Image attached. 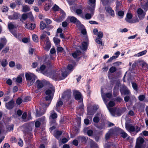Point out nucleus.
Returning <instances> with one entry per match:
<instances>
[{
    "mask_svg": "<svg viewBox=\"0 0 148 148\" xmlns=\"http://www.w3.org/2000/svg\"><path fill=\"white\" fill-rule=\"evenodd\" d=\"M61 72L60 71H53L49 72H45L43 73L53 79L56 81L64 79L70 73L65 69H63Z\"/></svg>",
    "mask_w": 148,
    "mask_h": 148,
    "instance_id": "1",
    "label": "nucleus"
},
{
    "mask_svg": "<svg viewBox=\"0 0 148 148\" xmlns=\"http://www.w3.org/2000/svg\"><path fill=\"white\" fill-rule=\"evenodd\" d=\"M55 91V88L52 85H51L49 89H47L46 90L45 93L47 96L46 97L45 99L46 101H48L49 103L47 105L46 104H45V107H47L51 103Z\"/></svg>",
    "mask_w": 148,
    "mask_h": 148,
    "instance_id": "2",
    "label": "nucleus"
},
{
    "mask_svg": "<svg viewBox=\"0 0 148 148\" xmlns=\"http://www.w3.org/2000/svg\"><path fill=\"white\" fill-rule=\"evenodd\" d=\"M25 77L27 82L28 85L29 86L33 84L36 79V77L34 75L31 73H26Z\"/></svg>",
    "mask_w": 148,
    "mask_h": 148,
    "instance_id": "3",
    "label": "nucleus"
},
{
    "mask_svg": "<svg viewBox=\"0 0 148 148\" xmlns=\"http://www.w3.org/2000/svg\"><path fill=\"white\" fill-rule=\"evenodd\" d=\"M125 128L128 132L130 133L135 131L137 133L140 130V128L138 126L135 127L132 124H126Z\"/></svg>",
    "mask_w": 148,
    "mask_h": 148,
    "instance_id": "4",
    "label": "nucleus"
},
{
    "mask_svg": "<svg viewBox=\"0 0 148 148\" xmlns=\"http://www.w3.org/2000/svg\"><path fill=\"white\" fill-rule=\"evenodd\" d=\"M101 95L104 103L106 104L111 99L112 94L110 92H108L105 94L101 92Z\"/></svg>",
    "mask_w": 148,
    "mask_h": 148,
    "instance_id": "5",
    "label": "nucleus"
},
{
    "mask_svg": "<svg viewBox=\"0 0 148 148\" xmlns=\"http://www.w3.org/2000/svg\"><path fill=\"white\" fill-rule=\"evenodd\" d=\"M71 92L70 90H69L64 92L62 98L64 100L68 101L71 98Z\"/></svg>",
    "mask_w": 148,
    "mask_h": 148,
    "instance_id": "6",
    "label": "nucleus"
},
{
    "mask_svg": "<svg viewBox=\"0 0 148 148\" xmlns=\"http://www.w3.org/2000/svg\"><path fill=\"white\" fill-rule=\"evenodd\" d=\"M73 95L74 96L75 99L79 101H82L81 98V93L76 90L73 91Z\"/></svg>",
    "mask_w": 148,
    "mask_h": 148,
    "instance_id": "7",
    "label": "nucleus"
},
{
    "mask_svg": "<svg viewBox=\"0 0 148 148\" xmlns=\"http://www.w3.org/2000/svg\"><path fill=\"white\" fill-rule=\"evenodd\" d=\"M89 4L91 6H88L87 8L88 10L92 12L94 11L95 5L96 0H89Z\"/></svg>",
    "mask_w": 148,
    "mask_h": 148,
    "instance_id": "8",
    "label": "nucleus"
},
{
    "mask_svg": "<svg viewBox=\"0 0 148 148\" xmlns=\"http://www.w3.org/2000/svg\"><path fill=\"white\" fill-rule=\"evenodd\" d=\"M137 12L140 20H141L144 18L145 15V13L144 12L142 9L140 8L138 9L137 11Z\"/></svg>",
    "mask_w": 148,
    "mask_h": 148,
    "instance_id": "9",
    "label": "nucleus"
},
{
    "mask_svg": "<svg viewBox=\"0 0 148 148\" xmlns=\"http://www.w3.org/2000/svg\"><path fill=\"white\" fill-rule=\"evenodd\" d=\"M109 112L111 115L114 116H119L121 115L120 112L119 110L115 108L110 110Z\"/></svg>",
    "mask_w": 148,
    "mask_h": 148,
    "instance_id": "10",
    "label": "nucleus"
},
{
    "mask_svg": "<svg viewBox=\"0 0 148 148\" xmlns=\"http://www.w3.org/2000/svg\"><path fill=\"white\" fill-rule=\"evenodd\" d=\"M105 9L107 13H108L112 16H114V11L109 6L106 7H105Z\"/></svg>",
    "mask_w": 148,
    "mask_h": 148,
    "instance_id": "11",
    "label": "nucleus"
},
{
    "mask_svg": "<svg viewBox=\"0 0 148 148\" xmlns=\"http://www.w3.org/2000/svg\"><path fill=\"white\" fill-rule=\"evenodd\" d=\"M69 19L71 22L76 23L79 25H81L80 22L75 17L71 16L69 17Z\"/></svg>",
    "mask_w": 148,
    "mask_h": 148,
    "instance_id": "12",
    "label": "nucleus"
},
{
    "mask_svg": "<svg viewBox=\"0 0 148 148\" xmlns=\"http://www.w3.org/2000/svg\"><path fill=\"white\" fill-rule=\"evenodd\" d=\"M46 41L47 42H45V43H46V44L44 48L46 51H48L49 49L51 47V44L49 40V37H47L46 38Z\"/></svg>",
    "mask_w": 148,
    "mask_h": 148,
    "instance_id": "13",
    "label": "nucleus"
},
{
    "mask_svg": "<svg viewBox=\"0 0 148 148\" xmlns=\"http://www.w3.org/2000/svg\"><path fill=\"white\" fill-rule=\"evenodd\" d=\"M62 101H58L56 104V106L54 108V109L58 112H59L60 108L63 105Z\"/></svg>",
    "mask_w": 148,
    "mask_h": 148,
    "instance_id": "14",
    "label": "nucleus"
},
{
    "mask_svg": "<svg viewBox=\"0 0 148 148\" xmlns=\"http://www.w3.org/2000/svg\"><path fill=\"white\" fill-rule=\"evenodd\" d=\"M132 14L131 13H128L127 14L125 18V20L127 22L130 23L132 20Z\"/></svg>",
    "mask_w": 148,
    "mask_h": 148,
    "instance_id": "15",
    "label": "nucleus"
},
{
    "mask_svg": "<svg viewBox=\"0 0 148 148\" xmlns=\"http://www.w3.org/2000/svg\"><path fill=\"white\" fill-rule=\"evenodd\" d=\"M14 101L13 100H11L8 103H6L5 104L7 108L9 109H12L14 106Z\"/></svg>",
    "mask_w": 148,
    "mask_h": 148,
    "instance_id": "16",
    "label": "nucleus"
},
{
    "mask_svg": "<svg viewBox=\"0 0 148 148\" xmlns=\"http://www.w3.org/2000/svg\"><path fill=\"white\" fill-rule=\"evenodd\" d=\"M105 104L106 105L107 108L109 111H110V110H111L112 109L114 108H111L114 106L115 103L114 101H110L109 102L108 104H107V103Z\"/></svg>",
    "mask_w": 148,
    "mask_h": 148,
    "instance_id": "17",
    "label": "nucleus"
},
{
    "mask_svg": "<svg viewBox=\"0 0 148 148\" xmlns=\"http://www.w3.org/2000/svg\"><path fill=\"white\" fill-rule=\"evenodd\" d=\"M77 139H78L79 142L82 143H85L87 141L88 138L84 136H79L78 137Z\"/></svg>",
    "mask_w": 148,
    "mask_h": 148,
    "instance_id": "18",
    "label": "nucleus"
},
{
    "mask_svg": "<svg viewBox=\"0 0 148 148\" xmlns=\"http://www.w3.org/2000/svg\"><path fill=\"white\" fill-rule=\"evenodd\" d=\"M26 28L30 30H33L36 27L35 25L34 24H26L25 25Z\"/></svg>",
    "mask_w": 148,
    "mask_h": 148,
    "instance_id": "19",
    "label": "nucleus"
},
{
    "mask_svg": "<svg viewBox=\"0 0 148 148\" xmlns=\"http://www.w3.org/2000/svg\"><path fill=\"white\" fill-rule=\"evenodd\" d=\"M37 87V88L40 89L42 88L44 86V83L42 81L37 80L36 81Z\"/></svg>",
    "mask_w": 148,
    "mask_h": 148,
    "instance_id": "20",
    "label": "nucleus"
},
{
    "mask_svg": "<svg viewBox=\"0 0 148 148\" xmlns=\"http://www.w3.org/2000/svg\"><path fill=\"white\" fill-rule=\"evenodd\" d=\"M144 141L143 139L142 138H139L137 139L136 145L142 146V145Z\"/></svg>",
    "mask_w": 148,
    "mask_h": 148,
    "instance_id": "21",
    "label": "nucleus"
},
{
    "mask_svg": "<svg viewBox=\"0 0 148 148\" xmlns=\"http://www.w3.org/2000/svg\"><path fill=\"white\" fill-rule=\"evenodd\" d=\"M62 132L61 131H56L54 133V136L57 139H59Z\"/></svg>",
    "mask_w": 148,
    "mask_h": 148,
    "instance_id": "22",
    "label": "nucleus"
},
{
    "mask_svg": "<svg viewBox=\"0 0 148 148\" xmlns=\"http://www.w3.org/2000/svg\"><path fill=\"white\" fill-rule=\"evenodd\" d=\"M99 113L97 114L95 116L93 119V122L95 123H98L100 120L99 117L100 115Z\"/></svg>",
    "mask_w": 148,
    "mask_h": 148,
    "instance_id": "23",
    "label": "nucleus"
},
{
    "mask_svg": "<svg viewBox=\"0 0 148 148\" xmlns=\"http://www.w3.org/2000/svg\"><path fill=\"white\" fill-rule=\"evenodd\" d=\"M91 13L90 14H89L88 13H87L84 16V18L86 19H90L92 16H93L94 13V11H92V12L90 11Z\"/></svg>",
    "mask_w": 148,
    "mask_h": 148,
    "instance_id": "24",
    "label": "nucleus"
},
{
    "mask_svg": "<svg viewBox=\"0 0 148 148\" xmlns=\"http://www.w3.org/2000/svg\"><path fill=\"white\" fill-rule=\"evenodd\" d=\"M82 46L81 49L83 50H85L87 49L88 45V42H84L82 43Z\"/></svg>",
    "mask_w": 148,
    "mask_h": 148,
    "instance_id": "25",
    "label": "nucleus"
},
{
    "mask_svg": "<svg viewBox=\"0 0 148 148\" xmlns=\"http://www.w3.org/2000/svg\"><path fill=\"white\" fill-rule=\"evenodd\" d=\"M95 112V111L93 110H91L89 108H87V115L88 116L89 115L93 116Z\"/></svg>",
    "mask_w": 148,
    "mask_h": 148,
    "instance_id": "26",
    "label": "nucleus"
},
{
    "mask_svg": "<svg viewBox=\"0 0 148 148\" xmlns=\"http://www.w3.org/2000/svg\"><path fill=\"white\" fill-rule=\"evenodd\" d=\"M147 52V51L146 50H145L137 54H135L134 55V56L135 57H140L145 54Z\"/></svg>",
    "mask_w": 148,
    "mask_h": 148,
    "instance_id": "27",
    "label": "nucleus"
},
{
    "mask_svg": "<svg viewBox=\"0 0 148 148\" xmlns=\"http://www.w3.org/2000/svg\"><path fill=\"white\" fill-rule=\"evenodd\" d=\"M81 52L78 50H77L72 54V56L75 58H76L78 56L81 55Z\"/></svg>",
    "mask_w": 148,
    "mask_h": 148,
    "instance_id": "28",
    "label": "nucleus"
},
{
    "mask_svg": "<svg viewBox=\"0 0 148 148\" xmlns=\"http://www.w3.org/2000/svg\"><path fill=\"white\" fill-rule=\"evenodd\" d=\"M113 130H110L106 134L105 136V138L106 139H108L113 134Z\"/></svg>",
    "mask_w": 148,
    "mask_h": 148,
    "instance_id": "29",
    "label": "nucleus"
},
{
    "mask_svg": "<svg viewBox=\"0 0 148 148\" xmlns=\"http://www.w3.org/2000/svg\"><path fill=\"white\" fill-rule=\"evenodd\" d=\"M79 106L77 107V109L78 110L81 111H83L84 109V106L82 102V101H79Z\"/></svg>",
    "mask_w": 148,
    "mask_h": 148,
    "instance_id": "30",
    "label": "nucleus"
},
{
    "mask_svg": "<svg viewBox=\"0 0 148 148\" xmlns=\"http://www.w3.org/2000/svg\"><path fill=\"white\" fill-rule=\"evenodd\" d=\"M57 117V115L55 112H54L53 110L51 111V114L50 116V118H51L53 119L56 118Z\"/></svg>",
    "mask_w": 148,
    "mask_h": 148,
    "instance_id": "31",
    "label": "nucleus"
},
{
    "mask_svg": "<svg viewBox=\"0 0 148 148\" xmlns=\"http://www.w3.org/2000/svg\"><path fill=\"white\" fill-rule=\"evenodd\" d=\"M48 37L47 36V35L44 34H42L40 36V42H42L43 41L44 39L45 40V42H47L46 38Z\"/></svg>",
    "mask_w": 148,
    "mask_h": 148,
    "instance_id": "32",
    "label": "nucleus"
},
{
    "mask_svg": "<svg viewBox=\"0 0 148 148\" xmlns=\"http://www.w3.org/2000/svg\"><path fill=\"white\" fill-rule=\"evenodd\" d=\"M30 10L29 7L26 5L23 6L22 11L23 12H26Z\"/></svg>",
    "mask_w": 148,
    "mask_h": 148,
    "instance_id": "33",
    "label": "nucleus"
},
{
    "mask_svg": "<svg viewBox=\"0 0 148 148\" xmlns=\"http://www.w3.org/2000/svg\"><path fill=\"white\" fill-rule=\"evenodd\" d=\"M32 128L31 126H28L25 130V133H29L30 132L32 131Z\"/></svg>",
    "mask_w": 148,
    "mask_h": 148,
    "instance_id": "34",
    "label": "nucleus"
},
{
    "mask_svg": "<svg viewBox=\"0 0 148 148\" xmlns=\"http://www.w3.org/2000/svg\"><path fill=\"white\" fill-rule=\"evenodd\" d=\"M88 128H85L84 129V130L85 131H87V133L88 135L89 136H91L93 133V131L91 130H88Z\"/></svg>",
    "mask_w": 148,
    "mask_h": 148,
    "instance_id": "35",
    "label": "nucleus"
},
{
    "mask_svg": "<svg viewBox=\"0 0 148 148\" xmlns=\"http://www.w3.org/2000/svg\"><path fill=\"white\" fill-rule=\"evenodd\" d=\"M1 64L3 67H5L8 64L7 60L6 59L3 60L1 62Z\"/></svg>",
    "mask_w": 148,
    "mask_h": 148,
    "instance_id": "36",
    "label": "nucleus"
},
{
    "mask_svg": "<svg viewBox=\"0 0 148 148\" xmlns=\"http://www.w3.org/2000/svg\"><path fill=\"white\" fill-rule=\"evenodd\" d=\"M28 18V16L27 14H22L21 18L20 19V21H23V20H26Z\"/></svg>",
    "mask_w": 148,
    "mask_h": 148,
    "instance_id": "37",
    "label": "nucleus"
},
{
    "mask_svg": "<svg viewBox=\"0 0 148 148\" xmlns=\"http://www.w3.org/2000/svg\"><path fill=\"white\" fill-rule=\"evenodd\" d=\"M121 137L123 138H125L128 136V134L123 131H122L120 132Z\"/></svg>",
    "mask_w": 148,
    "mask_h": 148,
    "instance_id": "38",
    "label": "nucleus"
},
{
    "mask_svg": "<svg viewBox=\"0 0 148 148\" xmlns=\"http://www.w3.org/2000/svg\"><path fill=\"white\" fill-rule=\"evenodd\" d=\"M14 27V25L11 23H9L8 24V28L10 32H11L12 30L13 29Z\"/></svg>",
    "mask_w": 148,
    "mask_h": 148,
    "instance_id": "39",
    "label": "nucleus"
},
{
    "mask_svg": "<svg viewBox=\"0 0 148 148\" xmlns=\"http://www.w3.org/2000/svg\"><path fill=\"white\" fill-rule=\"evenodd\" d=\"M118 87L115 86L114 89L113 94L114 97L118 95Z\"/></svg>",
    "mask_w": 148,
    "mask_h": 148,
    "instance_id": "40",
    "label": "nucleus"
},
{
    "mask_svg": "<svg viewBox=\"0 0 148 148\" xmlns=\"http://www.w3.org/2000/svg\"><path fill=\"white\" fill-rule=\"evenodd\" d=\"M140 65L143 68L148 69V65L147 64L143 61L141 62L140 63Z\"/></svg>",
    "mask_w": 148,
    "mask_h": 148,
    "instance_id": "41",
    "label": "nucleus"
},
{
    "mask_svg": "<svg viewBox=\"0 0 148 148\" xmlns=\"http://www.w3.org/2000/svg\"><path fill=\"white\" fill-rule=\"evenodd\" d=\"M33 40L35 42H37L38 41V38L36 34H34L32 36Z\"/></svg>",
    "mask_w": 148,
    "mask_h": 148,
    "instance_id": "42",
    "label": "nucleus"
},
{
    "mask_svg": "<svg viewBox=\"0 0 148 148\" xmlns=\"http://www.w3.org/2000/svg\"><path fill=\"white\" fill-rule=\"evenodd\" d=\"M46 27V25L45 23L42 22H41L40 24V29L42 30Z\"/></svg>",
    "mask_w": 148,
    "mask_h": 148,
    "instance_id": "43",
    "label": "nucleus"
},
{
    "mask_svg": "<svg viewBox=\"0 0 148 148\" xmlns=\"http://www.w3.org/2000/svg\"><path fill=\"white\" fill-rule=\"evenodd\" d=\"M22 75H20L17 77L16 79V82L18 83H20L22 82Z\"/></svg>",
    "mask_w": 148,
    "mask_h": 148,
    "instance_id": "44",
    "label": "nucleus"
},
{
    "mask_svg": "<svg viewBox=\"0 0 148 148\" xmlns=\"http://www.w3.org/2000/svg\"><path fill=\"white\" fill-rule=\"evenodd\" d=\"M120 91L121 93L123 92L125 95H129L130 93V91L127 89H125L123 90H120Z\"/></svg>",
    "mask_w": 148,
    "mask_h": 148,
    "instance_id": "45",
    "label": "nucleus"
},
{
    "mask_svg": "<svg viewBox=\"0 0 148 148\" xmlns=\"http://www.w3.org/2000/svg\"><path fill=\"white\" fill-rule=\"evenodd\" d=\"M95 42L98 44L100 45H102V42L101 40V38H97L95 40Z\"/></svg>",
    "mask_w": 148,
    "mask_h": 148,
    "instance_id": "46",
    "label": "nucleus"
},
{
    "mask_svg": "<svg viewBox=\"0 0 148 148\" xmlns=\"http://www.w3.org/2000/svg\"><path fill=\"white\" fill-rule=\"evenodd\" d=\"M140 20L139 19H138L137 17H136V18L132 19L130 23H134L138 22Z\"/></svg>",
    "mask_w": 148,
    "mask_h": 148,
    "instance_id": "47",
    "label": "nucleus"
},
{
    "mask_svg": "<svg viewBox=\"0 0 148 148\" xmlns=\"http://www.w3.org/2000/svg\"><path fill=\"white\" fill-rule=\"evenodd\" d=\"M7 42V40L5 38H2L1 39L0 43H1L4 45H6Z\"/></svg>",
    "mask_w": 148,
    "mask_h": 148,
    "instance_id": "48",
    "label": "nucleus"
},
{
    "mask_svg": "<svg viewBox=\"0 0 148 148\" xmlns=\"http://www.w3.org/2000/svg\"><path fill=\"white\" fill-rule=\"evenodd\" d=\"M53 41L56 45H58L60 42V40L59 39L56 38L54 37L53 38Z\"/></svg>",
    "mask_w": 148,
    "mask_h": 148,
    "instance_id": "49",
    "label": "nucleus"
},
{
    "mask_svg": "<svg viewBox=\"0 0 148 148\" xmlns=\"http://www.w3.org/2000/svg\"><path fill=\"white\" fill-rule=\"evenodd\" d=\"M143 8L145 11L148 10V0H147V2L143 5Z\"/></svg>",
    "mask_w": 148,
    "mask_h": 148,
    "instance_id": "50",
    "label": "nucleus"
},
{
    "mask_svg": "<svg viewBox=\"0 0 148 148\" xmlns=\"http://www.w3.org/2000/svg\"><path fill=\"white\" fill-rule=\"evenodd\" d=\"M116 70V68L114 66H112L109 69V71L111 73H113Z\"/></svg>",
    "mask_w": 148,
    "mask_h": 148,
    "instance_id": "51",
    "label": "nucleus"
},
{
    "mask_svg": "<svg viewBox=\"0 0 148 148\" xmlns=\"http://www.w3.org/2000/svg\"><path fill=\"white\" fill-rule=\"evenodd\" d=\"M9 65L10 67L13 68L15 66V63L13 61H11L9 62Z\"/></svg>",
    "mask_w": 148,
    "mask_h": 148,
    "instance_id": "52",
    "label": "nucleus"
},
{
    "mask_svg": "<svg viewBox=\"0 0 148 148\" xmlns=\"http://www.w3.org/2000/svg\"><path fill=\"white\" fill-rule=\"evenodd\" d=\"M19 14L17 13H14L12 15L14 19H16L18 18Z\"/></svg>",
    "mask_w": 148,
    "mask_h": 148,
    "instance_id": "53",
    "label": "nucleus"
},
{
    "mask_svg": "<svg viewBox=\"0 0 148 148\" xmlns=\"http://www.w3.org/2000/svg\"><path fill=\"white\" fill-rule=\"evenodd\" d=\"M132 86L133 89L134 90H135L136 91L137 90V85L136 83L134 82L132 83Z\"/></svg>",
    "mask_w": 148,
    "mask_h": 148,
    "instance_id": "54",
    "label": "nucleus"
},
{
    "mask_svg": "<svg viewBox=\"0 0 148 148\" xmlns=\"http://www.w3.org/2000/svg\"><path fill=\"white\" fill-rule=\"evenodd\" d=\"M57 52L58 53V52H63L65 53L64 49L63 48L61 47H57Z\"/></svg>",
    "mask_w": 148,
    "mask_h": 148,
    "instance_id": "55",
    "label": "nucleus"
},
{
    "mask_svg": "<svg viewBox=\"0 0 148 148\" xmlns=\"http://www.w3.org/2000/svg\"><path fill=\"white\" fill-rule=\"evenodd\" d=\"M2 12H6L8 11V8L7 6H3L1 8Z\"/></svg>",
    "mask_w": 148,
    "mask_h": 148,
    "instance_id": "56",
    "label": "nucleus"
},
{
    "mask_svg": "<svg viewBox=\"0 0 148 148\" xmlns=\"http://www.w3.org/2000/svg\"><path fill=\"white\" fill-rule=\"evenodd\" d=\"M103 34L102 32H99L98 33L97 36L98 38H101L103 36Z\"/></svg>",
    "mask_w": 148,
    "mask_h": 148,
    "instance_id": "57",
    "label": "nucleus"
},
{
    "mask_svg": "<svg viewBox=\"0 0 148 148\" xmlns=\"http://www.w3.org/2000/svg\"><path fill=\"white\" fill-rule=\"evenodd\" d=\"M40 121L38 120L36 121L35 123V125L36 127H40Z\"/></svg>",
    "mask_w": 148,
    "mask_h": 148,
    "instance_id": "58",
    "label": "nucleus"
},
{
    "mask_svg": "<svg viewBox=\"0 0 148 148\" xmlns=\"http://www.w3.org/2000/svg\"><path fill=\"white\" fill-rule=\"evenodd\" d=\"M36 116L37 117H39L40 116H41L42 115L44 114V113L43 112H39L38 110H36Z\"/></svg>",
    "mask_w": 148,
    "mask_h": 148,
    "instance_id": "59",
    "label": "nucleus"
},
{
    "mask_svg": "<svg viewBox=\"0 0 148 148\" xmlns=\"http://www.w3.org/2000/svg\"><path fill=\"white\" fill-rule=\"evenodd\" d=\"M124 14V13L123 11L122 10L119 11L118 12V15L119 16L121 17L122 18Z\"/></svg>",
    "mask_w": 148,
    "mask_h": 148,
    "instance_id": "60",
    "label": "nucleus"
},
{
    "mask_svg": "<svg viewBox=\"0 0 148 148\" xmlns=\"http://www.w3.org/2000/svg\"><path fill=\"white\" fill-rule=\"evenodd\" d=\"M59 7L56 5H55L52 7L53 10L54 11H58L59 9Z\"/></svg>",
    "mask_w": 148,
    "mask_h": 148,
    "instance_id": "61",
    "label": "nucleus"
},
{
    "mask_svg": "<svg viewBox=\"0 0 148 148\" xmlns=\"http://www.w3.org/2000/svg\"><path fill=\"white\" fill-rule=\"evenodd\" d=\"M16 68L18 70H20L22 69V65L19 63H16Z\"/></svg>",
    "mask_w": 148,
    "mask_h": 148,
    "instance_id": "62",
    "label": "nucleus"
},
{
    "mask_svg": "<svg viewBox=\"0 0 148 148\" xmlns=\"http://www.w3.org/2000/svg\"><path fill=\"white\" fill-rule=\"evenodd\" d=\"M145 96L143 95H140L138 97V99L141 101H143L145 99Z\"/></svg>",
    "mask_w": 148,
    "mask_h": 148,
    "instance_id": "63",
    "label": "nucleus"
},
{
    "mask_svg": "<svg viewBox=\"0 0 148 148\" xmlns=\"http://www.w3.org/2000/svg\"><path fill=\"white\" fill-rule=\"evenodd\" d=\"M73 66L71 64H69L67 66V69L70 71H72L73 69Z\"/></svg>",
    "mask_w": 148,
    "mask_h": 148,
    "instance_id": "64",
    "label": "nucleus"
}]
</instances>
